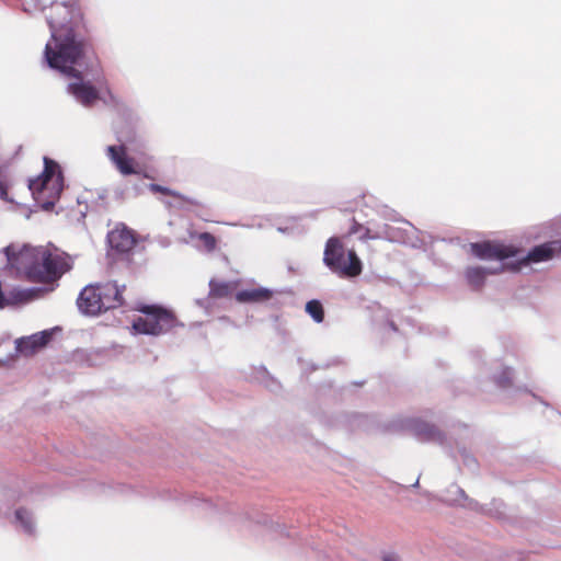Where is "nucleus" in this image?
<instances>
[{
  "label": "nucleus",
  "mask_w": 561,
  "mask_h": 561,
  "mask_svg": "<svg viewBox=\"0 0 561 561\" xmlns=\"http://www.w3.org/2000/svg\"><path fill=\"white\" fill-rule=\"evenodd\" d=\"M82 16L77 1L56 4L47 15L53 33L51 39L45 47L46 61L50 68L76 79H81V71L73 66L83 57L89 42L80 37L72 27L64 28V26L66 23H78Z\"/></svg>",
  "instance_id": "obj_1"
},
{
  "label": "nucleus",
  "mask_w": 561,
  "mask_h": 561,
  "mask_svg": "<svg viewBox=\"0 0 561 561\" xmlns=\"http://www.w3.org/2000/svg\"><path fill=\"white\" fill-rule=\"evenodd\" d=\"M124 304L123 294L115 283L85 286L77 305L85 314L96 316L108 309L118 308Z\"/></svg>",
  "instance_id": "obj_2"
},
{
  "label": "nucleus",
  "mask_w": 561,
  "mask_h": 561,
  "mask_svg": "<svg viewBox=\"0 0 561 561\" xmlns=\"http://www.w3.org/2000/svg\"><path fill=\"white\" fill-rule=\"evenodd\" d=\"M28 188L44 209H51L64 188V176L59 164L45 157L42 174L30 180Z\"/></svg>",
  "instance_id": "obj_3"
},
{
  "label": "nucleus",
  "mask_w": 561,
  "mask_h": 561,
  "mask_svg": "<svg viewBox=\"0 0 561 561\" xmlns=\"http://www.w3.org/2000/svg\"><path fill=\"white\" fill-rule=\"evenodd\" d=\"M323 263L342 278H353L360 275L363 264L354 250L346 251L341 240L330 238L324 248Z\"/></svg>",
  "instance_id": "obj_4"
},
{
  "label": "nucleus",
  "mask_w": 561,
  "mask_h": 561,
  "mask_svg": "<svg viewBox=\"0 0 561 561\" xmlns=\"http://www.w3.org/2000/svg\"><path fill=\"white\" fill-rule=\"evenodd\" d=\"M139 311L144 317H139L133 322V329L140 334L161 335L169 332L176 324L174 313L161 306H142Z\"/></svg>",
  "instance_id": "obj_5"
},
{
  "label": "nucleus",
  "mask_w": 561,
  "mask_h": 561,
  "mask_svg": "<svg viewBox=\"0 0 561 561\" xmlns=\"http://www.w3.org/2000/svg\"><path fill=\"white\" fill-rule=\"evenodd\" d=\"M49 249L46 247H24L16 255L13 264L25 278L33 283L48 284L47 271Z\"/></svg>",
  "instance_id": "obj_6"
},
{
  "label": "nucleus",
  "mask_w": 561,
  "mask_h": 561,
  "mask_svg": "<svg viewBox=\"0 0 561 561\" xmlns=\"http://www.w3.org/2000/svg\"><path fill=\"white\" fill-rule=\"evenodd\" d=\"M471 253L481 260H505L516 256L519 250L495 241H483L470 243Z\"/></svg>",
  "instance_id": "obj_7"
},
{
  "label": "nucleus",
  "mask_w": 561,
  "mask_h": 561,
  "mask_svg": "<svg viewBox=\"0 0 561 561\" xmlns=\"http://www.w3.org/2000/svg\"><path fill=\"white\" fill-rule=\"evenodd\" d=\"M561 254V239L552 240L533 248L529 253L520 259L515 264L505 265L511 271H519L523 265H527L529 262H543L553 259L556 255Z\"/></svg>",
  "instance_id": "obj_8"
},
{
  "label": "nucleus",
  "mask_w": 561,
  "mask_h": 561,
  "mask_svg": "<svg viewBox=\"0 0 561 561\" xmlns=\"http://www.w3.org/2000/svg\"><path fill=\"white\" fill-rule=\"evenodd\" d=\"M107 242L117 253H129L136 244V236L125 225H118L107 233Z\"/></svg>",
  "instance_id": "obj_9"
},
{
  "label": "nucleus",
  "mask_w": 561,
  "mask_h": 561,
  "mask_svg": "<svg viewBox=\"0 0 561 561\" xmlns=\"http://www.w3.org/2000/svg\"><path fill=\"white\" fill-rule=\"evenodd\" d=\"M53 331L44 330L30 336H23L16 340V351L23 356H33L43 350L51 340Z\"/></svg>",
  "instance_id": "obj_10"
},
{
  "label": "nucleus",
  "mask_w": 561,
  "mask_h": 561,
  "mask_svg": "<svg viewBox=\"0 0 561 561\" xmlns=\"http://www.w3.org/2000/svg\"><path fill=\"white\" fill-rule=\"evenodd\" d=\"M107 156L123 175L139 174L136 160L127 154L125 146L107 147Z\"/></svg>",
  "instance_id": "obj_11"
},
{
  "label": "nucleus",
  "mask_w": 561,
  "mask_h": 561,
  "mask_svg": "<svg viewBox=\"0 0 561 561\" xmlns=\"http://www.w3.org/2000/svg\"><path fill=\"white\" fill-rule=\"evenodd\" d=\"M67 91L87 107L92 106L99 99L98 90L91 83L84 82L82 78L77 82L69 83Z\"/></svg>",
  "instance_id": "obj_12"
},
{
  "label": "nucleus",
  "mask_w": 561,
  "mask_h": 561,
  "mask_svg": "<svg viewBox=\"0 0 561 561\" xmlns=\"http://www.w3.org/2000/svg\"><path fill=\"white\" fill-rule=\"evenodd\" d=\"M70 268L67 256L64 253H59L57 250L49 249V257L47 261V271L43 273L48 277V284L57 280Z\"/></svg>",
  "instance_id": "obj_13"
},
{
  "label": "nucleus",
  "mask_w": 561,
  "mask_h": 561,
  "mask_svg": "<svg viewBox=\"0 0 561 561\" xmlns=\"http://www.w3.org/2000/svg\"><path fill=\"white\" fill-rule=\"evenodd\" d=\"M413 431L417 438L423 442L443 443L445 439L444 433L427 422L416 421L413 425Z\"/></svg>",
  "instance_id": "obj_14"
},
{
  "label": "nucleus",
  "mask_w": 561,
  "mask_h": 561,
  "mask_svg": "<svg viewBox=\"0 0 561 561\" xmlns=\"http://www.w3.org/2000/svg\"><path fill=\"white\" fill-rule=\"evenodd\" d=\"M273 293L267 288L245 289L237 293L236 299L239 302H260L271 299Z\"/></svg>",
  "instance_id": "obj_15"
},
{
  "label": "nucleus",
  "mask_w": 561,
  "mask_h": 561,
  "mask_svg": "<svg viewBox=\"0 0 561 561\" xmlns=\"http://www.w3.org/2000/svg\"><path fill=\"white\" fill-rule=\"evenodd\" d=\"M234 287L230 282L211 279L209 282V298L221 299L232 295Z\"/></svg>",
  "instance_id": "obj_16"
},
{
  "label": "nucleus",
  "mask_w": 561,
  "mask_h": 561,
  "mask_svg": "<svg viewBox=\"0 0 561 561\" xmlns=\"http://www.w3.org/2000/svg\"><path fill=\"white\" fill-rule=\"evenodd\" d=\"M488 272L480 266L468 267L466 270V279L473 289H480L485 280Z\"/></svg>",
  "instance_id": "obj_17"
},
{
  "label": "nucleus",
  "mask_w": 561,
  "mask_h": 561,
  "mask_svg": "<svg viewBox=\"0 0 561 561\" xmlns=\"http://www.w3.org/2000/svg\"><path fill=\"white\" fill-rule=\"evenodd\" d=\"M15 518L21 524L23 530L28 534H34V525L32 522L31 514L26 508L20 507L15 511Z\"/></svg>",
  "instance_id": "obj_18"
},
{
  "label": "nucleus",
  "mask_w": 561,
  "mask_h": 561,
  "mask_svg": "<svg viewBox=\"0 0 561 561\" xmlns=\"http://www.w3.org/2000/svg\"><path fill=\"white\" fill-rule=\"evenodd\" d=\"M307 313L318 323H321L324 320V310L323 306L319 300H310L306 305Z\"/></svg>",
  "instance_id": "obj_19"
},
{
  "label": "nucleus",
  "mask_w": 561,
  "mask_h": 561,
  "mask_svg": "<svg viewBox=\"0 0 561 561\" xmlns=\"http://www.w3.org/2000/svg\"><path fill=\"white\" fill-rule=\"evenodd\" d=\"M192 238H196L203 244L207 252H214L217 248L216 238L209 232H201L197 234H191Z\"/></svg>",
  "instance_id": "obj_20"
},
{
  "label": "nucleus",
  "mask_w": 561,
  "mask_h": 561,
  "mask_svg": "<svg viewBox=\"0 0 561 561\" xmlns=\"http://www.w3.org/2000/svg\"><path fill=\"white\" fill-rule=\"evenodd\" d=\"M149 190L154 193V194H163V195H167V196H172V197H175V198H179V199H182L184 201L185 198L178 192L169 188V187H165V186H162V185H159V184H150L149 185Z\"/></svg>",
  "instance_id": "obj_21"
},
{
  "label": "nucleus",
  "mask_w": 561,
  "mask_h": 561,
  "mask_svg": "<svg viewBox=\"0 0 561 561\" xmlns=\"http://www.w3.org/2000/svg\"><path fill=\"white\" fill-rule=\"evenodd\" d=\"M0 198L8 201V185L2 180H0Z\"/></svg>",
  "instance_id": "obj_22"
},
{
  "label": "nucleus",
  "mask_w": 561,
  "mask_h": 561,
  "mask_svg": "<svg viewBox=\"0 0 561 561\" xmlns=\"http://www.w3.org/2000/svg\"><path fill=\"white\" fill-rule=\"evenodd\" d=\"M365 227H363L360 224H358L357 221L354 220L351 229H350V234H357L359 233L360 231L364 230Z\"/></svg>",
  "instance_id": "obj_23"
},
{
  "label": "nucleus",
  "mask_w": 561,
  "mask_h": 561,
  "mask_svg": "<svg viewBox=\"0 0 561 561\" xmlns=\"http://www.w3.org/2000/svg\"><path fill=\"white\" fill-rule=\"evenodd\" d=\"M359 233H360L359 239H362V240L375 238L374 236L370 234V230L368 228H364V230L360 231Z\"/></svg>",
  "instance_id": "obj_24"
},
{
  "label": "nucleus",
  "mask_w": 561,
  "mask_h": 561,
  "mask_svg": "<svg viewBox=\"0 0 561 561\" xmlns=\"http://www.w3.org/2000/svg\"><path fill=\"white\" fill-rule=\"evenodd\" d=\"M359 233H360L359 239H362V240L375 238L374 236L370 234V230L368 228H364V230L360 231Z\"/></svg>",
  "instance_id": "obj_25"
},
{
  "label": "nucleus",
  "mask_w": 561,
  "mask_h": 561,
  "mask_svg": "<svg viewBox=\"0 0 561 561\" xmlns=\"http://www.w3.org/2000/svg\"><path fill=\"white\" fill-rule=\"evenodd\" d=\"M501 386L506 387L512 385V379L510 376H506L503 380L500 381Z\"/></svg>",
  "instance_id": "obj_26"
},
{
  "label": "nucleus",
  "mask_w": 561,
  "mask_h": 561,
  "mask_svg": "<svg viewBox=\"0 0 561 561\" xmlns=\"http://www.w3.org/2000/svg\"><path fill=\"white\" fill-rule=\"evenodd\" d=\"M383 561H391L389 557H385Z\"/></svg>",
  "instance_id": "obj_27"
},
{
  "label": "nucleus",
  "mask_w": 561,
  "mask_h": 561,
  "mask_svg": "<svg viewBox=\"0 0 561 561\" xmlns=\"http://www.w3.org/2000/svg\"><path fill=\"white\" fill-rule=\"evenodd\" d=\"M504 374H505V375H506V374H507V375H511V370L508 369V370L504 371Z\"/></svg>",
  "instance_id": "obj_28"
}]
</instances>
